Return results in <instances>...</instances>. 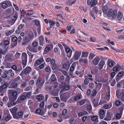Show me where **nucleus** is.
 I'll return each instance as SVG.
<instances>
[{
    "instance_id": "29",
    "label": "nucleus",
    "mask_w": 124,
    "mask_h": 124,
    "mask_svg": "<svg viewBox=\"0 0 124 124\" xmlns=\"http://www.w3.org/2000/svg\"><path fill=\"white\" fill-rule=\"evenodd\" d=\"M91 119L95 123H96L98 122V116H92L91 117Z\"/></svg>"
},
{
    "instance_id": "46",
    "label": "nucleus",
    "mask_w": 124,
    "mask_h": 124,
    "mask_svg": "<svg viewBox=\"0 0 124 124\" xmlns=\"http://www.w3.org/2000/svg\"><path fill=\"white\" fill-rule=\"evenodd\" d=\"M120 68H121V67L119 66H115L113 68V70L114 71H119L120 70Z\"/></svg>"
},
{
    "instance_id": "52",
    "label": "nucleus",
    "mask_w": 124,
    "mask_h": 124,
    "mask_svg": "<svg viewBox=\"0 0 124 124\" xmlns=\"http://www.w3.org/2000/svg\"><path fill=\"white\" fill-rule=\"evenodd\" d=\"M98 101L95 99L93 100V103L94 107H97L98 106Z\"/></svg>"
},
{
    "instance_id": "48",
    "label": "nucleus",
    "mask_w": 124,
    "mask_h": 124,
    "mask_svg": "<svg viewBox=\"0 0 124 124\" xmlns=\"http://www.w3.org/2000/svg\"><path fill=\"white\" fill-rule=\"evenodd\" d=\"M124 105H122L119 108L120 113L121 115H122V114L123 111L124 109Z\"/></svg>"
},
{
    "instance_id": "44",
    "label": "nucleus",
    "mask_w": 124,
    "mask_h": 124,
    "mask_svg": "<svg viewBox=\"0 0 124 124\" xmlns=\"http://www.w3.org/2000/svg\"><path fill=\"white\" fill-rule=\"evenodd\" d=\"M45 70L47 74H49L51 72V70L50 67L47 65L45 68Z\"/></svg>"
},
{
    "instance_id": "20",
    "label": "nucleus",
    "mask_w": 124,
    "mask_h": 124,
    "mask_svg": "<svg viewBox=\"0 0 124 124\" xmlns=\"http://www.w3.org/2000/svg\"><path fill=\"white\" fill-rule=\"evenodd\" d=\"M56 80L57 79L55 75L54 74H53L52 76L48 80V83L52 84V82H54V83H55V82Z\"/></svg>"
},
{
    "instance_id": "17",
    "label": "nucleus",
    "mask_w": 124,
    "mask_h": 124,
    "mask_svg": "<svg viewBox=\"0 0 124 124\" xmlns=\"http://www.w3.org/2000/svg\"><path fill=\"white\" fill-rule=\"evenodd\" d=\"M46 111V109L41 110L39 108L35 110V113L39 115H44Z\"/></svg>"
},
{
    "instance_id": "26",
    "label": "nucleus",
    "mask_w": 124,
    "mask_h": 124,
    "mask_svg": "<svg viewBox=\"0 0 124 124\" xmlns=\"http://www.w3.org/2000/svg\"><path fill=\"white\" fill-rule=\"evenodd\" d=\"M44 98V96L42 94H39L36 97V99L38 102H40Z\"/></svg>"
},
{
    "instance_id": "2",
    "label": "nucleus",
    "mask_w": 124,
    "mask_h": 124,
    "mask_svg": "<svg viewBox=\"0 0 124 124\" xmlns=\"http://www.w3.org/2000/svg\"><path fill=\"white\" fill-rule=\"evenodd\" d=\"M117 11L116 10H115L113 11L112 9H109L108 12L107 16L108 17H112V18H115L116 16Z\"/></svg>"
},
{
    "instance_id": "3",
    "label": "nucleus",
    "mask_w": 124,
    "mask_h": 124,
    "mask_svg": "<svg viewBox=\"0 0 124 124\" xmlns=\"http://www.w3.org/2000/svg\"><path fill=\"white\" fill-rule=\"evenodd\" d=\"M8 99L9 102L7 104L8 106V107H11L12 106H14L17 104V102H15L16 100H15L13 98L9 97Z\"/></svg>"
},
{
    "instance_id": "30",
    "label": "nucleus",
    "mask_w": 124,
    "mask_h": 124,
    "mask_svg": "<svg viewBox=\"0 0 124 124\" xmlns=\"http://www.w3.org/2000/svg\"><path fill=\"white\" fill-rule=\"evenodd\" d=\"M9 97L13 98L15 100H16L17 97V92L16 91L12 92L11 95Z\"/></svg>"
},
{
    "instance_id": "39",
    "label": "nucleus",
    "mask_w": 124,
    "mask_h": 124,
    "mask_svg": "<svg viewBox=\"0 0 124 124\" xmlns=\"http://www.w3.org/2000/svg\"><path fill=\"white\" fill-rule=\"evenodd\" d=\"M100 23V25L102 26L103 28L108 30L105 27V26H107L108 25V24L107 23H104L103 21H101Z\"/></svg>"
},
{
    "instance_id": "53",
    "label": "nucleus",
    "mask_w": 124,
    "mask_h": 124,
    "mask_svg": "<svg viewBox=\"0 0 124 124\" xmlns=\"http://www.w3.org/2000/svg\"><path fill=\"white\" fill-rule=\"evenodd\" d=\"M97 93V92L95 90H93L91 94V96H95Z\"/></svg>"
},
{
    "instance_id": "55",
    "label": "nucleus",
    "mask_w": 124,
    "mask_h": 124,
    "mask_svg": "<svg viewBox=\"0 0 124 124\" xmlns=\"http://www.w3.org/2000/svg\"><path fill=\"white\" fill-rule=\"evenodd\" d=\"M11 116L9 115L8 114L6 117L5 120L7 121H8L12 118Z\"/></svg>"
},
{
    "instance_id": "50",
    "label": "nucleus",
    "mask_w": 124,
    "mask_h": 124,
    "mask_svg": "<svg viewBox=\"0 0 124 124\" xmlns=\"http://www.w3.org/2000/svg\"><path fill=\"white\" fill-rule=\"evenodd\" d=\"M117 75L121 77H122L124 76V71H122L119 72Z\"/></svg>"
},
{
    "instance_id": "36",
    "label": "nucleus",
    "mask_w": 124,
    "mask_h": 124,
    "mask_svg": "<svg viewBox=\"0 0 124 124\" xmlns=\"http://www.w3.org/2000/svg\"><path fill=\"white\" fill-rule=\"evenodd\" d=\"M48 21L50 24L49 26L50 27V28H53V26H54V25L56 24L55 21L49 20H48Z\"/></svg>"
},
{
    "instance_id": "64",
    "label": "nucleus",
    "mask_w": 124,
    "mask_h": 124,
    "mask_svg": "<svg viewBox=\"0 0 124 124\" xmlns=\"http://www.w3.org/2000/svg\"><path fill=\"white\" fill-rule=\"evenodd\" d=\"M46 65L45 62L40 65L39 66V68L40 69H42L44 68L45 65Z\"/></svg>"
},
{
    "instance_id": "34",
    "label": "nucleus",
    "mask_w": 124,
    "mask_h": 124,
    "mask_svg": "<svg viewBox=\"0 0 124 124\" xmlns=\"http://www.w3.org/2000/svg\"><path fill=\"white\" fill-rule=\"evenodd\" d=\"M10 110L13 116V115L16 113V112L17 110V108L16 107H14L13 108L10 109Z\"/></svg>"
},
{
    "instance_id": "15",
    "label": "nucleus",
    "mask_w": 124,
    "mask_h": 124,
    "mask_svg": "<svg viewBox=\"0 0 124 124\" xmlns=\"http://www.w3.org/2000/svg\"><path fill=\"white\" fill-rule=\"evenodd\" d=\"M38 40L39 45L41 46H43L45 44V41L43 36L42 35L39 36Z\"/></svg>"
},
{
    "instance_id": "9",
    "label": "nucleus",
    "mask_w": 124,
    "mask_h": 124,
    "mask_svg": "<svg viewBox=\"0 0 124 124\" xmlns=\"http://www.w3.org/2000/svg\"><path fill=\"white\" fill-rule=\"evenodd\" d=\"M8 85V83L6 82H5L3 85L0 86V93H4L5 92Z\"/></svg>"
},
{
    "instance_id": "23",
    "label": "nucleus",
    "mask_w": 124,
    "mask_h": 124,
    "mask_svg": "<svg viewBox=\"0 0 124 124\" xmlns=\"http://www.w3.org/2000/svg\"><path fill=\"white\" fill-rule=\"evenodd\" d=\"M99 115L100 119H102L105 116L104 111L102 109L100 110L99 112Z\"/></svg>"
},
{
    "instance_id": "41",
    "label": "nucleus",
    "mask_w": 124,
    "mask_h": 124,
    "mask_svg": "<svg viewBox=\"0 0 124 124\" xmlns=\"http://www.w3.org/2000/svg\"><path fill=\"white\" fill-rule=\"evenodd\" d=\"M123 14L120 11H118L117 14V17L119 20H120L122 18Z\"/></svg>"
},
{
    "instance_id": "54",
    "label": "nucleus",
    "mask_w": 124,
    "mask_h": 124,
    "mask_svg": "<svg viewBox=\"0 0 124 124\" xmlns=\"http://www.w3.org/2000/svg\"><path fill=\"white\" fill-rule=\"evenodd\" d=\"M11 86L12 88L17 89L16 87L17 86V84L15 82H13L11 84Z\"/></svg>"
},
{
    "instance_id": "14",
    "label": "nucleus",
    "mask_w": 124,
    "mask_h": 124,
    "mask_svg": "<svg viewBox=\"0 0 124 124\" xmlns=\"http://www.w3.org/2000/svg\"><path fill=\"white\" fill-rule=\"evenodd\" d=\"M23 113L22 111L19 112L13 115V117L15 118L19 119L22 117Z\"/></svg>"
},
{
    "instance_id": "6",
    "label": "nucleus",
    "mask_w": 124,
    "mask_h": 124,
    "mask_svg": "<svg viewBox=\"0 0 124 124\" xmlns=\"http://www.w3.org/2000/svg\"><path fill=\"white\" fill-rule=\"evenodd\" d=\"M1 5V7L4 9H6L8 7H11L12 6L11 3L9 0L5 1L0 3Z\"/></svg>"
},
{
    "instance_id": "51",
    "label": "nucleus",
    "mask_w": 124,
    "mask_h": 124,
    "mask_svg": "<svg viewBox=\"0 0 124 124\" xmlns=\"http://www.w3.org/2000/svg\"><path fill=\"white\" fill-rule=\"evenodd\" d=\"M92 11L95 14H97L98 12V8L96 7H93L92 9Z\"/></svg>"
},
{
    "instance_id": "49",
    "label": "nucleus",
    "mask_w": 124,
    "mask_h": 124,
    "mask_svg": "<svg viewBox=\"0 0 124 124\" xmlns=\"http://www.w3.org/2000/svg\"><path fill=\"white\" fill-rule=\"evenodd\" d=\"M21 54L19 52L16 53L15 55V58L16 59H17L18 58L19 59V58L20 55Z\"/></svg>"
},
{
    "instance_id": "38",
    "label": "nucleus",
    "mask_w": 124,
    "mask_h": 124,
    "mask_svg": "<svg viewBox=\"0 0 124 124\" xmlns=\"http://www.w3.org/2000/svg\"><path fill=\"white\" fill-rule=\"evenodd\" d=\"M49 46V45H48L46 47L45 50L44 51L43 53L44 54H46V53L48 52H49L50 49Z\"/></svg>"
},
{
    "instance_id": "7",
    "label": "nucleus",
    "mask_w": 124,
    "mask_h": 124,
    "mask_svg": "<svg viewBox=\"0 0 124 124\" xmlns=\"http://www.w3.org/2000/svg\"><path fill=\"white\" fill-rule=\"evenodd\" d=\"M22 64L23 67L24 68L27 65V55L25 52H23L22 53Z\"/></svg>"
},
{
    "instance_id": "45",
    "label": "nucleus",
    "mask_w": 124,
    "mask_h": 124,
    "mask_svg": "<svg viewBox=\"0 0 124 124\" xmlns=\"http://www.w3.org/2000/svg\"><path fill=\"white\" fill-rule=\"evenodd\" d=\"M117 98L119 99H120L122 101H124V93L122 92L120 93L119 97Z\"/></svg>"
},
{
    "instance_id": "24",
    "label": "nucleus",
    "mask_w": 124,
    "mask_h": 124,
    "mask_svg": "<svg viewBox=\"0 0 124 124\" xmlns=\"http://www.w3.org/2000/svg\"><path fill=\"white\" fill-rule=\"evenodd\" d=\"M105 63V62L103 60H101L98 65V69L99 70L102 69Z\"/></svg>"
},
{
    "instance_id": "43",
    "label": "nucleus",
    "mask_w": 124,
    "mask_h": 124,
    "mask_svg": "<svg viewBox=\"0 0 124 124\" xmlns=\"http://www.w3.org/2000/svg\"><path fill=\"white\" fill-rule=\"evenodd\" d=\"M112 104L111 103L109 104H107L104 105L103 108H104L106 109H109L112 107Z\"/></svg>"
},
{
    "instance_id": "16",
    "label": "nucleus",
    "mask_w": 124,
    "mask_h": 124,
    "mask_svg": "<svg viewBox=\"0 0 124 124\" xmlns=\"http://www.w3.org/2000/svg\"><path fill=\"white\" fill-rule=\"evenodd\" d=\"M70 65V64L69 63V61L68 60L67 61V63H65L63 64L62 68V69L68 70L69 68Z\"/></svg>"
},
{
    "instance_id": "32",
    "label": "nucleus",
    "mask_w": 124,
    "mask_h": 124,
    "mask_svg": "<svg viewBox=\"0 0 124 124\" xmlns=\"http://www.w3.org/2000/svg\"><path fill=\"white\" fill-rule=\"evenodd\" d=\"M87 110L89 113L91 112L92 110V107L91 104L90 103H89L86 106Z\"/></svg>"
},
{
    "instance_id": "33",
    "label": "nucleus",
    "mask_w": 124,
    "mask_h": 124,
    "mask_svg": "<svg viewBox=\"0 0 124 124\" xmlns=\"http://www.w3.org/2000/svg\"><path fill=\"white\" fill-rule=\"evenodd\" d=\"M44 62V60L43 57H42L39 58L36 61V63L39 65L41 64L43 62Z\"/></svg>"
},
{
    "instance_id": "37",
    "label": "nucleus",
    "mask_w": 124,
    "mask_h": 124,
    "mask_svg": "<svg viewBox=\"0 0 124 124\" xmlns=\"http://www.w3.org/2000/svg\"><path fill=\"white\" fill-rule=\"evenodd\" d=\"M108 10V7L107 6L105 5L103 7L102 11L104 14H107Z\"/></svg>"
},
{
    "instance_id": "25",
    "label": "nucleus",
    "mask_w": 124,
    "mask_h": 124,
    "mask_svg": "<svg viewBox=\"0 0 124 124\" xmlns=\"http://www.w3.org/2000/svg\"><path fill=\"white\" fill-rule=\"evenodd\" d=\"M100 60V58L98 57H96L93 59L92 62L93 64L96 66L98 64Z\"/></svg>"
},
{
    "instance_id": "28",
    "label": "nucleus",
    "mask_w": 124,
    "mask_h": 124,
    "mask_svg": "<svg viewBox=\"0 0 124 124\" xmlns=\"http://www.w3.org/2000/svg\"><path fill=\"white\" fill-rule=\"evenodd\" d=\"M28 49L29 50L33 51L34 52L36 53L38 52L37 46H33V47L29 46Z\"/></svg>"
},
{
    "instance_id": "13",
    "label": "nucleus",
    "mask_w": 124,
    "mask_h": 124,
    "mask_svg": "<svg viewBox=\"0 0 124 124\" xmlns=\"http://www.w3.org/2000/svg\"><path fill=\"white\" fill-rule=\"evenodd\" d=\"M96 0H87V3L88 5H90L91 7L95 6L97 4Z\"/></svg>"
},
{
    "instance_id": "10",
    "label": "nucleus",
    "mask_w": 124,
    "mask_h": 124,
    "mask_svg": "<svg viewBox=\"0 0 124 124\" xmlns=\"http://www.w3.org/2000/svg\"><path fill=\"white\" fill-rule=\"evenodd\" d=\"M14 55L12 53H9L5 56V59L6 61L11 62L14 61Z\"/></svg>"
},
{
    "instance_id": "47",
    "label": "nucleus",
    "mask_w": 124,
    "mask_h": 124,
    "mask_svg": "<svg viewBox=\"0 0 124 124\" xmlns=\"http://www.w3.org/2000/svg\"><path fill=\"white\" fill-rule=\"evenodd\" d=\"M14 31V29L11 30L9 31H8L7 32H6V35L7 36H8L13 33Z\"/></svg>"
},
{
    "instance_id": "27",
    "label": "nucleus",
    "mask_w": 124,
    "mask_h": 124,
    "mask_svg": "<svg viewBox=\"0 0 124 124\" xmlns=\"http://www.w3.org/2000/svg\"><path fill=\"white\" fill-rule=\"evenodd\" d=\"M76 63L78 64V62H73L71 65L70 69V71H73L74 70L76 66Z\"/></svg>"
},
{
    "instance_id": "12",
    "label": "nucleus",
    "mask_w": 124,
    "mask_h": 124,
    "mask_svg": "<svg viewBox=\"0 0 124 124\" xmlns=\"http://www.w3.org/2000/svg\"><path fill=\"white\" fill-rule=\"evenodd\" d=\"M113 117V115L110 112H108L106 117L104 118V120L107 121L111 120Z\"/></svg>"
},
{
    "instance_id": "63",
    "label": "nucleus",
    "mask_w": 124,
    "mask_h": 124,
    "mask_svg": "<svg viewBox=\"0 0 124 124\" xmlns=\"http://www.w3.org/2000/svg\"><path fill=\"white\" fill-rule=\"evenodd\" d=\"M95 56V55L94 54L92 53H91L89 56V58L90 59L92 60L94 58Z\"/></svg>"
},
{
    "instance_id": "57",
    "label": "nucleus",
    "mask_w": 124,
    "mask_h": 124,
    "mask_svg": "<svg viewBox=\"0 0 124 124\" xmlns=\"http://www.w3.org/2000/svg\"><path fill=\"white\" fill-rule=\"evenodd\" d=\"M121 114L120 113L117 114L115 116V119H119L121 117Z\"/></svg>"
},
{
    "instance_id": "56",
    "label": "nucleus",
    "mask_w": 124,
    "mask_h": 124,
    "mask_svg": "<svg viewBox=\"0 0 124 124\" xmlns=\"http://www.w3.org/2000/svg\"><path fill=\"white\" fill-rule=\"evenodd\" d=\"M114 62L112 61L111 60L110 61L108 62V65L110 67H113L114 65Z\"/></svg>"
},
{
    "instance_id": "61",
    "label": "nucleus",
    "mask_w": 124,
    "mask_h": 124,
    "mask_svg": "<svg viewBox=\"0 0 124 124\" xmlns=\"http://www.w3.org/2000/svg\"><path fill=\"white\" fill-rule=\"evenodd\" d=\"M67 109H64L62 111V114L63 116H64L67 114Z\"/></svg>"
},
{
    "instance_id": "59",
    "label": "nucleus",
    "mask_w": 124,
    "mask_h": 124,
    "mask_svg": "<svg viewBox=\"0 0 124 124\" xmlns=\"http://www.w3.org/2000/svg\"><path fill=\"white\" fill-rule=\"evenodd\" d=\"M10 40H4V43L5 45H7L10 44Z\"/></svg>"
},
{
    "instance_id": "31",
    "label": "nucleus",
    "mask_w": 124,
    "mask_h": 124,
    "mask_svg": "<svg viewBox=\"0 0 124 124\" xmlns=\"http://www.w3.org/2000/svg\"><path fill=\"white\" fill-rule=\"evenodd\" d=\"M79 62H83L86 64H88V60L87 58H81L79 60Z\"/></svg>"
},
{
    "instance_id": "1",
    "label": "nucleus",
    "mask_w": 124,
    "mask_h": 124,
    "mask_svg": "<svg viewBox=\"0 0 124 124\" xmlns=\"http://www.w3.org/2000/svg\"><path fill=\"white\" fill-rule=\"evenodd\" d=\"M45 82V80L43 79L40 77H39L37 79L36 85L37 87L41 88L43 87Z\"/></svg>"
},
{
    "instance_id": "58",
    "label": "nucleus",
    "mask_w": 124,
    "mask_h": 124,
    "mask_svg": "<svg viewBox=\"0 0 124 124\" xmlns=\"http://www.w3.org/2000/svg\"><path fill=\"white\" fill-rule=\"evenodd\" d=\"M52 68L53 70H55L58 68V66L56 64H54L52 65Z\"/></svg>"
},
{
    "instance_id": "18",
    "label": "nucleus",
    "mask_w": 124,
    "mask_h": 124,
    "mask_svg": "<svg viewBox=\"0 0 124 124\" xmlns=\"http://www.w3.org/2000/svg\"><path fill=\"white\" fill-rule=\"evenodd\" d=\"M12 40L14 42L11 43V45L13 47H15L17 44L18 38L17 37L15 36L12 37Z\"/></svg>"
},
{
    "instance_id": "5",
    "label": "nucleus",
    "mask_w": 124,
    "mask_h": 124,
    "mask_svg": "<svg viewBox=\"0 0 124 124\" xmlns=\"http://www.w3.org/2000/svg\"><path fill=\"white\" fill-rule=\"evenodd\" d=\"M70 87V86L69 85H66L65 83L62 82L61 85H60V87L62 88L60 92L62 93L65 91L66 90H69Z\"/></svg>"
},
{
    "instance_id": "40",
    "label": "nucleus",
    "mask_w": 124,
    "mask_h": 124,
    "mask_svg": "<svg viewBox=\"0 0 124 124\" xmlns=\"http://www.w3.org/2000/svg\"><path fill=\"white\" fill-rule=\"evenodd\" d=\"M66 93H64L61 94L60 96V98L61 100H64L66 98Z\"/></svg>"
},
{
    "instance_id": "62",
    "label": "nucleus",
    "mask_w": 124,
    "mask_h": 124,
    "mask_svg": "<svg viewBox=\"0 0 124 124\" xmlns=\"http://www.w3.org/2000/svg\"><path fill=\"white\" fill-rule=\"evenodd\" d=\"M35 24L37 26H38V28H40V22L39 21L36 20L35 22Z\"/></svg>"
},
{
    "instance_id": "60",
    "label": "nucleus",
    "mask_w": 124,
    "mask_h": 124,
    "mask_svg": "<svg viewBox=\"0 0 124 124\" xmlns=\"http://www.w3.org/2000/svg\"><path fill=\"white\" fill-rule=\"evenodd\" d=\"M121 103V102L118 100L116 101L115 102L116 105L117 107H119L120 106Z\"/></svg>"
},
{
    "instance_id": "42",
    "label": "nucleus",
    "mask_w": 124,
    "mask_h": 124,
    "mask_svg": "<svg viewBox=\"0 0 124 124\" xmlns=\"http://www.w3.org/2000/svg\"><path fill=\"white\" fill-rule=\"evenodd\" d=\"M89 54L88 52H83L81 55V57L82 58H87L88 57Z\"/></svg>"
},
{
    "instance_id": "4",
    "label": "nucleus",
    "mask_w": 124,
    "mask_h": 124,
    "mask_svg": "<svg viewBox=\"0 0 124 124\" xmlns=\"http://www.w3.org/2000/svg\"><path fill=\"white\" fill-rule=\"evenodd\" d=\"M81 52L80 51H76L75 52L74 55L71 59L72 62H73L78 60L81 54Z\"/></svg>"
},
{
    "instance_id": "35",
    "label": "nucleus",
    "mask_w": 124,
    "mask_h": 124,
    "mask_svg": "<svg viewBox=\"0 0 124 124\" xmlns=\"http://www.w3.org/2000/svg\"><path fill=\"white\" fill-rule=\"evenodd\" d=\"M25 15L26 16H31L33 14V10H28L26 11Z\"/></svg>"
},
{
    "instance_id": "8",
    "label": "nucleus",
    "mask_w": 124,
    "mask_h": 124,
    "mask_svg": "<svg viewBox=\"0 0 124 124\" xmlns=\"http://www.w3.org/2000/svg\"><path fill=\"white\" fill-rule=\"evenodd\" d=\"M47 84H46L45 87V89L47 91H50L52 90V89L54 90L55 88H56L58 86V84L57 83H55L54 84V85L52 86H50L47 85Z\"/></svg>"
},
{
    "instance_id": "21",
    "label": "nucleus",
    "mask_w": 124,
    "mask_h": 124,
    "mask_svg": "<svg viewBox=\"0 0 124 124\" xmlns=\"http://www.w3.org/2000/svg\"><path fill=\"white\" fill-rule=\"evenodd\" d=\"M65 52L67 53H69V54H68L67 57L69 58L71 57L72 52V51L69 47L66 48L65 49Z\"/></svg>"
},
{
    "instance_id": "22",
    "label": "nucleus",
    "mask_w": 124,
    "mask_h": 124,
    "mask_svg": "<svg viewBox=\"0 0 124 124\" xmlns=\"http://www.w3.org/2000/svg\"><path fill=\"white\" fill-rule=\"evenodd\" d=\"M31 41V40L27 38L24 36L23 38L22 44L23 45H27Z\"/></svg>"
},
{
    "instance_id": "11",
    "label": "nucleus",
    "mask_w": 124,
    "mask_h": 124,
    "mask_svg": "<svg viewBox=\"0 0 124 124\" xmlns=\"http://www.w3.org/2000/svg\"><path fill=\"white\" fill-rule=\"evenodd\" d=\"M25 37L31 40L34 38V36L32 31H28L26 33Z\"/></svg>"
},
{
    "instance_id": "19",
    "label": "nucleus",
    "mask_w": 124,
    "mask_h": 124,
    "mask_svg": "<svg viewBox=\"0 0 124 124\" xmlns=\"http://www.w3.org/2000/svg\"><path fill=\"white\" fill-rule=\"evenodd\" d=\"M32 71L31 68L29 66H27L23 70L24 74L27 75L29 73Z\"/></svg>"
}]
</instances>
